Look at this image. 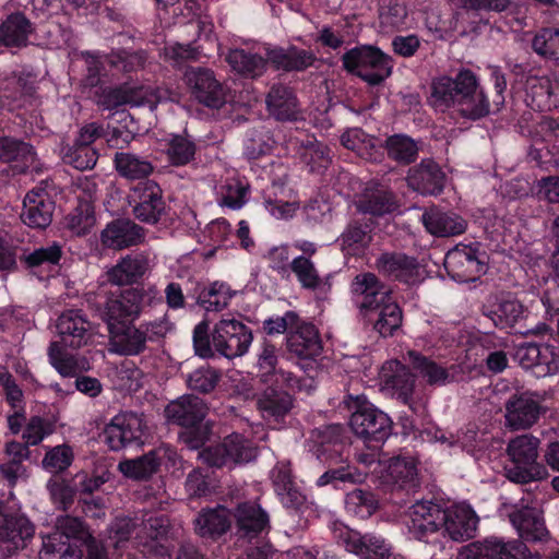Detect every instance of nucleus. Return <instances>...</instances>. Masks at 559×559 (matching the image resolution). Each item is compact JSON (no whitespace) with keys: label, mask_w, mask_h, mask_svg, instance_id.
I'll use <instances>...</instances> for the list:
<instances>
[{"label":"nucleus","mask_w":559,"mask_h":559,"mask_svg":"<svg viewBox=\"0 0 559 559\" xmlns=\"http://www.w3.org/2000/svg\"><path fill=\"white\" fill-rule=\"evenodd\" d=\"M207 407L198 396L185 395L170 402L165 408L168 421L183 427H193L205 417Z\"/></svg>","instance_id":"bb28decb"},{"label":"nucleus","mask_w":559,"mask_h":559,"mask_svg":"<svg viewBox=\"0 0 559 559\" xmlns=\"http://www.w3.org/2000/svg\"><path fill=\"white\" fill-rule=\"evenodd\" d=\"M289 271L295 274L302 288L316 292L318 297L324 298L330 293V276L321 278L314 263L308 257L293 258Z\"/></svg>","instance_id":"72a5a7b5"},{"label":"nucleus","mask_w":559,"mask_h":559,"mask_svg":"<svg viewBox=\"0 0 559 559\" xmlns=\"http://www.w3.org/2000/svg\"><path fill=\"white\" fill-rule=\"evenodd\" d=\"M379 475L384 481L400 488H415L417 484V464L412 456H396L384 461Z\"/></svg>","instance_id":"c756f323"},{"label":"nucleus","mask_w":559,"mask_h":559,"mask_svg":"<svg viewBox=\"0 0 559 559\" xmlns=\"http://www.w3.org/2000/svg\"><path fill=\"white\" fill-rule=\"evenodd\" d=\"M176 456L177 453L173 448L160 445L141 457L120 462L118 469L128 478L146 479L157 471L160 464L175 463Z\"/></svg>","instance_id":"6ab92c4d"},{"label":"nucleus","mask_w":559,"mask_h":559,"mask_svg":"<svg viewBox=\"0 0 559 559\" xmlns=\"http://www.w3.org/2000/svg\"><path fill=\"white\" fill-rule=\"evenodd\" d=\"M526 102L533 109L548 111L559 106V82L551 76L531 75L526 80Z\"/></svg>","instance_id":"5701e85b"},{"label":"nucleus","mask_w":559,"mask_h":559,"mask_svg":"<svg viewBox=\"0 0 559 559\" xmlns=\"http://www.w3.org/2000/svg\"><path fill=\"white\" fill-rule=\"evenodd\" d=\"M109 334L114 350L121 355H138L145 349L146 343L150 342L142 324L139 326H127L126 324Z\"/></svg>","instance_id":"58836bf2"},{"label":"nucleus","mask_w":559,"mask_h":559,"mask_svg":"<svg viewBox=\"0 0 559 559\" xmlns=\"http://www.w3.org/2000/svg\"><path fill=\"white\" fill-rule=\"evenodd\" d=\"M352 293L362 314L391 296L390 290L372 273L358 274L352 283Z\"/></svg>","instance_id":"a878e982"},{"label":"nucleus","mask_w":559,"mask_h":559,"mask_svg":"<svg viewBox=\"0 0 559 559\" xmlns=\"http://www.w3.org/2000/svg\"><path fill=\"white\" fill-rule=\"evenodd\" d=\"M96 151L87 145L73 144L62 150V159L74 168L85 170L93 168L97 162Z\"/></svg>","instance_id":"e2e57ef3"},{"label":"nucleus","mask_w":559,"mask_h":559,"mask_svg":"<svg viewBox=\"0 0 559 559\" xmlns=\"http://www.w3.org/2000/svg\"><path fill=\"white\" fill-rule=\"evenodd\" d=\"M377 267L383 274L405 283H414L419 275L416 260L404 253L381 254L377 260Z\"/></svg>","instance_id":"e433bc0d"},{"label":"nucleus","mask_w":559,"mask_h":559,"mask_svg":"<svg viewBox=\"0 0 559 559\" xmlns=\"http://www.w3.org/2000/svg\"><path fill=\"white\" fill-rule=\"evenodd\" d=\"M147 269L148 262L143 255H127L106 272V278L114 285H130L140 280Z\"/></svg>","instance_id":"4c0bfd02"},{"label":"nucleus","mask_w":559,"mask_h":559,"mask_svg":"<svg viewBox=\"0 0 559 559\" xmlns=\"http://www.w3.org/2000/svg\"><path fill=\"white\" fill-rule=\"evenodd\" d=\"M408 357L413 367L430 385H445L453 381V376L443 366L413 350L408 352Z\"/></svg>","instance_id":"864d4df0"},{"label":"nucleus","mask_w":559,"mask_h":559,"mask_svg":"<svg viewBox=\"0 0 559 559\" xmlns=\"http://www.w3.org/2000/svg\"><path fill=\"white\" fill-rule=\"evenodd\" d=\"M39 559H82V551L71 542L62 540V534L53 532L43 538Z\"/></svg>","instance_id":"5fc2aeb1"},{"label":"nucleus","mask_w":559,"mask_h":559,"mask_svg":"<svg viewBox=\"0 0 559 559\" xmlns=\"http://www.w3.org/2000/svg\"><path fill=\"white\" fill-rule=\"evenodd\" d=\"M287 150L296 151L301 162L312 173H321L331 163L328 147L301 132L290 136L286 142Z\"/></svg>","instance_id":"412c9836"},{"label":"nucleus","mask_w":559,"mask_h":559,"mask_svg":"<svg viewBox=\"0 0 559 559\" xmlns=\"http://www.w3.org/2000/svg\"><path fill=\"white\" fill-rule=\"evenodd\" d=\"M185 80L195 98L205 106L219 108L225 103L224 90L212 71L191 68L186 71Z\"/></svg>","instance_id":"a211bd4d"},{"label":"nucleus","mask_w":559,"mask_h":559,"mask_svg":"<svg viewBox=\"0 0 559 559\" xmlns=\"http://www.w3.org/2000/svg\"><path fill=\"white\" fill-rule=\"evenodd\" d=\"M539 414L540 406L530 393L514 395L506 404V423L514 430L530 428Z\"/></svg>","instance_id":"393cba45"},{"label":"nucleus","mask_w":559,"mask_h":559,"mask_svg":"<svg viewBox=\"0 0 559 559\" xmlns=\"http://www.w3.org/2000/svg\"><path fill=\"white\" fill-rule=\"evenodd\" d=\"M236 293L224 282H214L200 295V302L206 311L226 308Z\"/></svg>","instance_id":"13d9d810"},{"label":"nucleus","mask_w":559,"mask_h":559,"mask_svg":"<svg viewBox=\"0 0 559 559\" xmlns=\"http://www.w3.org/2000/svg\"><path fill=\"white\" fill-rule=\"evenodd\" d=\"M444 266L451 278L459 283L475 282L487 271L485 253L476 245L455 246L447 253Z\"/></svg>","instance_id":"f8f14e48"},{"label":"nucleus","mask_w":559,"mask_h":559,"mask_svg":"<svg viewBox=\"0 0 559 559\" xmlns=\"http://www.w3.org/2000/svg\"><path fill=\"white\" fill-rule=\"evenodd\" d=\"M169 521L164 515L150 514L140 526L131 519H116L108 528L104 543L88 544V559H120L129 545L142 547L146 555H163L159 540L167 534Z\"/></svg>","instance_id":"f257e3e1"},{"label":"nucleus","mask_w":559,"mask_h":559,"mask_svg":"<svg viewBox=\"0 0 559 559\" xmlns=\"http://www.w3.org/2000/svg\"><path fill=\"white\" fill-rule=\"evenodd\" d=\"M34 534V524L25 514L10 511L0 522V552L11 556L24 549Z\"/></svg>","instance_id":"2eb2a0df"},{"label":"nucleus","mask_w":559,"mask_h":559,"mask_svg":"<svg viewBox=\"0 0 559 559\" xmlns=\"http://www.w3.org/2000/svg\"><path fill=\"white\" fill-rule=\"evenodd\" d=\"M53 202L43 187H35L24 198L21 218L33 228H45L52 219Z\"/></svg>","instance_id":"4be33fe9"},{"label":"nucleus","mask_w":559,"mask_h":559,"mask_svg":"<svg viewBox=\"0 0 559 559\" xmlns=\"http://www.w3.org/2000/svg\"><path fill=\"white\" fill-rule=\"evenodd\" d=\"M385 147L389 156L400 163L413 162L418 152L417 144L403 134L390 136L385 142Z\"/></svg>","instance_id":"680f3d73"},{"label":"nucleus","mask_w":559,"mask_h":559,"mask_svg":"<svg viewBox=\"0 0 559 559\" xmlns=\"http://www.w3.org/2000/svg\"><path fill=\"white\" fill-rule=\"evenodd\" d=\"M276 349L273 345L264 344L258 358V367L261 376H275L277 383L286 384L290 389H301L300 381L289 371L282 368L276 370Z\"/></svg>","instance_id":"09e8293b"},{"label":"nucleus","mask_w":559,"mask_h":559,"mask_svg":"<svg viewBox=\"0 0 559 559\" xmlns=\"http://www.w3.org/2000/svg\"><path fill=\"white\" fill-rule=\"evenodd\" d=\"M487 316L500 329L512 328L526 317V309L511 295L501 296Z\"/></svg>","instance_id":"a19ab883"},{"label":"nucleus","mask_w":559,"mask_h":559,"mask_svg":"<svg viewBox=\"0 0 559 559\" xmlns=\"http://www.w3.org/2000/svg\"><path fill=\"white\" fill-rule=\"evenodd\" d=\"M344 68L370 85H378L392 73L393 63L389 56L372 46L348 50L342 58Z\"/></svg>","instance_id":"0eeeda50"},{"label":"nucleus","mask_w":559,"mask_h":559,"mask_svg":"<svg viewBox=\"0 0 559 559\" xmlns=\"http://www.w3.org/2000/svg\"><path fill=\"white\" fill-rule=\"evenodd\" d=\"M62 255L61 247L53 242L47 247H40L26 257V263L32 269L55 267Z\"/></svg>","instance_id":"69168bd1"},{"label":"nucleus","mask_w":559,"mask_h":559,"mask_svg":"<svg viewBox=\"0 0 559 559\" xmlns=\"http://www.w3.org/2000/svg\"><path fill=\"white\" fill-rule=\"evenodd\" d=\"M421 222L427 231L437 237L461 235L467 227L466 221L460 215L437 209L426 211L421 216Z\"/></svg>","instance_id":"2f4dec72"},{"label":"nucleus","mask_w":559,"mask_h":559,"mask_svg":"<svg viewBox=\"0 0 559 559\" xmlns=\"http://www.w3.org/2000/svg\"><path fill=\"white\" fill-rule=\"evenodd\" d=\"M199 457L209 466L222 467L237 463H247L257 457V448L241 435L234 432L223 443L207 447L199 453Z\"/></svg>","instance_id":"ddd939ff"},{"label":"nucleus","mask_w":559,"mask_h":559,"mask_svg":"<svg viewBox=\"0 0 559 559\" xmlns=\"http://www.w3.org/2000/svg\"><path fill=\"white\" fill-rule=\"evenodd\" d=\"M133 213L142 222L155 224L162 216L165 204L162 190L154 181H144L133 188L129 195Z\"/></svg>","instance_id":"dca6fc26"},{"label":"nucleus","mask_w":559,"mask_h":559,"mask_svg":"<svg viewBox=\"0 0 559 559\" xmlns=\"http://www.w3.org/2000/svg\"><path fill=\"white\" fill-rule=\"evenodd\" d=\"M230 526V514L227 509H216L202 512L195 520V531L203 537H215L224 534Z\"/></svg>","instance_id":"de8ad7c7"},{"label":"nucleus","mask_w":559,"mask_h":559,"mask_svg":"<svg viewBox=\"0 0 559 559\" xmlns=\"http://www.w3.org/2000/svg\"><path fill=\"white\" fill-rule=\"evenodd\" d=\"M209 323L200 322L193 331V345L197 355L202 358L213 356L214 350L226 358L245 355L252 342V333L241 321L234 318L219 320L207 335Z\"/></svg>","instance_id":"7ed1b4c3"},{"label":"nucleus","mask_w":559,"mask_h":559,"mask_svg":"<svg viewBox=\"0 0 559 559\" xmlns=\"http://www.w3.org/2000/svg\"><path fill=\"white\" fill-rule=\"evenodd\" d=\"M264 207L273 217L287 219L299 209V202L290 189L274 183L265 197Z\"/></svg>","instance_id":"37998d69"},{"label":"nucleus","mask_w":559,"mask_h":559,"mask_svg":"<svg viewBox=\"0 0 559 559\" xmlns=\"http://www.w3.org/2000/svg\"><path fill=\"white\" fill-rule=\"evenodd\" d=\"M226 61L234 71L252 79L262 75L267 67L265 58L245 49H231L226 56Z\"/></svg>","instance_id":"c03bdc74"},{"label":"nucleus","mask_w":559,"mask_h":559,"mask_svg":"<svg viewBox=\"0 0 559 559\" xmlns=\"http://www.w3.org/2000/svg\"><path fill=\"white\" fill-rule=\"evenodd\" d=\"M235 516L239 532L246 536L262 532L269 522L266 513L253 503L240 504Z\"/></svg>","instance_id":"3c124183"},{"label":"nucleus","mask_w":559,"mask_h":559,"mask_svg":"<svg viewBox=\"0 0 559 559\" xmlns=\"http://www.w3.org/2000/svg\"><path fill=\"white\" fill-rule=\"evenodd\" d=\"M74 454L71 447L67 444L50 448L41 462L43 467L50 473L66 471L73 462Z\"/></svg>","instance_id":"0e129e2a"},{"label":"nucleus","mask_w":559,"mask_h":559,"mask_svg":"<svg viewBox=\"0 0 559 559\" xmlns=\"http://www.w3.org/2000/svg\"><path fill=\"white\" fill-rule=\"evenodd\" d=\"M510 521L524 540L537 542L547 536L542 512L537 508L523 507L510 514Z\"/></svg>","instance_id":"473e14b6"},{"label":"nucleus","mask_w":559,"mask_h":559,"mask_svg":"<svg viewBox=\"0 0 559 559\" xmlns=\"http://www.w3.org/2000/svg\"><path fill=\"white\" fill-rule=\"evenodd\" d=\"M166 153L173 165H186L193 158L195 145L193 141L186 135L173 134L167 139Z\"/></svg>","instance_id":"052dcab7"},{"label":"nucleus","mask_w":559,"mask_h":559,"mask_svg":"<svg viewBox=\"0 0 559 559\" xmlns=\"http://www.w3.org/2000/svg\"><path fill=\"white\" fill-rule=\"evenodd\" d=\"M444 175L440 167L430 159L423 160L409 170L408 186L421 194H438L442 191Z\"/></svg>","instance_id":"cd10ccee"},{"label":"nucleus","mask_w":559,"mask_h":559,"mask_svg":"<svg viewBox=\"0 0 559 559\" xmlns=\"http://www.w3.org/2000/svg\"><path fill=\"white\" fill-rule=\"evenodd\" d=\"M359 212L372 215H383L395 211L396 203L390 192L374 190L366 192L356 202Z\"/></svg>","instance_id":"4d7b16f0"},{"label":"nucleus","mask_w":559,"mask_h":559,"mask_svg":"<svg viewBox=\"0 0 559 559\" xmlns=\"http://www.w3.org/2000/svg\"><path fill=\"white\" fill-rule=\"evenodd\" d=\"M380 382L384 389L392 390L405 402L408 400L414 388V377L409 370L397 360L386 361L379 371Z\"/></svg>","instance_id":"f704fd0d"},{"label":"nucleus","mask_w":559,"mask_h":559,"mask_svg":"<svg viewBox=\"0 0 559 559\" xmlns=\"http://www.w3.org/2000/svg\"><path fill=\"white\" fill-rule=\"evenodd\" d=\"M287 346L290 353L305 359L313 358L321 352L318 331L312 324H301L288 336Z\"/></svg>","instance_id":"ea45409f"},{"label":"nucleus","mask_w":559,"mask_h":559,"mask_svg":"<svg viewBox=\"0 0 559 559\" xmlns=\"http://www.w3.org/2000/svg\"><path fill=\"white\" fill-rule=\"evenodd\" d=\"M266 105L277 120H294L298 116L297 99L287 86L274 85L267 94Z\"/></svg>","instance_id":"79ce46f5"},{"label":"nucleus","mask_w":559,"mask_h":559,"mask_svg":"<svg viewBox=\"0 0 559 559\" xmlns=\"http://www.w3.org/2000/svg\"><path fill=\"white\" fill-rule=\"evenodd\" d=\"M249 185L238 177L227 178L217 189L219 205L231 210L241 209L248 201Z\"/></svg>","instance_id":"8fccbe9b"},{"label":"nucleus","mask_w":559,"mask_h":559,"mask_svg":"<svg viewBox=\"0 0 559 559\" xmlns=\"http://www.w3.org/2000/svg\"><path fill=\"white\" fill-rule=\"evenodd\" d=\"M118 174L128 180H141L148 177L154 167L152 163L131 152H117L114 158Z\"/></svg>","instance_id":"a18cd8bd"},{"label":"nucleus","mask_w":559,"mask_h":559,"mask_svg":"<svg viewBox=\"0 0 559 559\" xmlns=\"http://www.w3.org/2000/svg\"><path fill=\"white\" fill-rule=\"evenodd\" d=\"M443 509L429 500H419L408 507L402 522L415 539L431 542L435 535H442Z\"/></svg>","instance_id":"1a4fd4ad"},{"label":"nucleus","mask_w":559,"mask_h":559,"mask_svg":"<svg viewBox=\"0 0 559 559\" xmlns=\"http://www.w3.org/2000/svg\"><path fill=\"white\" fill-rule=\"evenodd\" d=\"M430 104L440 111L454 109L464 118L476 120L490 112L488 97L471 70H461L455 78L441 76L431 84Z\"/></svg>","instance_id":"f03ea898"},{"label":"nucleus","mask_w":559,"mask_h":559,"mask_svg":"<svg viewBox=\"0 0 559 559\" xmlns=\"http://www.w3.org/2000/svg\"><path fill=\"white\" fill-rule=\"evenodd\" d=\"M330 530L338 544L362 559H397L391 555L390 547L380 536L371 534L361 536L340 521L331 522Z\"/></svg>","instance_id":"9d476101"},{"label":"nucleus","mask_w":559,"mask_h":559,"mask_svg":"<svg viewBox=\"0 0 559 559\" xmlns=\"http://www.w3.org/2000/svg\"><path fill=\"white\" fill-rule=\"evenodd\" d=\"M143 229L131 221H116L102 231V243L110 249H123L140 243Z\"/></svg>","instance_id":"7c9ffc66"},{"label":"nucleus","mask_w":559,"mask_h":559,"mask_svg":"<svg viewBox=\"0 0 559 559\" xmlns=\"http://www.w3.org/2000/svg\"><path fill=\"white\" fill-rule=\"evenodd\" d=\"M148 435V426L143 415L119 413L106 425L104 442L110 450L119 451L129 445H142Z\"/></svg>","instance_id":"6e6552de"},{"label":"nucleus","mask_w":559,"mask_h":559,"mask_svg":"<svg viewBox=\"0 0 559 559\" xmlns=\"http://www.w3.org/2000/svg\"><path fill=\"white\" fill-rule=\"evenodd\" d=\"M166 100H175V96L168 90L124 85L104 91L97 102L106 109L130 105L136 107L148 106L153 110L159 103Z\"/></svg>","instance_id":"9b49d317"},{"label":"nucleus","mask_w":559,"mask_h":559,"mask_svg":"<svg viewBox=\"0 0 559 559\" xmlns=\"http://www.w3.org/2000/svg\"><path fill=\"white\" fill-rule=\"evenodd\" d=\"M0 162L13 163L20 171L33 166L35 162V153L33 147L27 143L13 138H0Z\"/></svg>","instance_id":"49530a36"},{"label":"nucleus","mask_w":559,"mask_h":559,"mask_svg":"<svg viewBox=\"0 0 559 559\" xmlns=\"http://www.w3.org/2000/svg\"><path fill=\"white\" fill-rule=\"evenodd\" d=\"M345 508L348 513L365 519L377 510L378 500L370 491L355 489L346 495Z\"/></svg>","instance_id":"bf43d9fd"},{"label":"nucleus","mask_w":559,"mask_h":559,"mask_svg":"<svg viewBox=\"0 0 559 559\" xmlns=\"http://www.w3.org/2000/svg\"><path fill=\"white\" fill-rule=\"evenodd\" d=\"M537 360V377L559 373V348L550 344H539Z\"/></svg>","instance_id":"774afa93"},{"label":"nucleus","mask_w":559,"mask_h":559,"mask_svg":"<svg viewBox=\"0 0 559 559\" xmlns=\"http://www.w3.org/2000/svg\"><path fill=\"white\" fill-rule=\"evenodd\" d=\"M350 416V428L365 442H383L392 430L390 417L367 401L365 395L348 394L345 399Z\"/></svg>","instance_id":"423d86ee"},{"label":"nucleus","mask_w":559,"mask_h":559,"mask_svg":"<svg viewBox=\"0 0 559 559\" xmlns=\"http://www.w3.org/2000/svg\"><path fill=\"white\" fill-rule=\"evenodd\" d=\"M31 32V24L22 14H12L0 26V41L5 46L24 44Z\"/></svg>","instance_id":"6e6d98bb"},{"label":"nucleus","mask_w":559,"mask_h":559,"mask_svg":"<svg viewBox=\"0 0 559 559\" xmlns=\"http://www.w3.org/2000/svg\"><path fill=\"white\" fill-rule=\"evenodd\" d=\"M533 49L536 53L547 58H559V29L545 28L535 35Z\"/></svg>","instance_id":"338daca9"},{"label":"nucleus","mask_w":559,"mask_h":559,"mask_svg":"<svg viewBox=\"0 0 559 559\" xmlns=\"http://www.w3.org/2000/svg\"><path fill=\"white\" fill-rule=\"evenodd\" d=\"M539 440L531 435L512 439L507 448L511 464L506 467L508 479L519 484L542 480L548 477L545 465L537 462Z\"/></svg>","instance_id":"20e7f679"},{"label":"nucleus","mask_w":559,"mask_h":559,"mask_svg":"<svg viewBox=\"0 0 559 559\" xmlns=\"http://www.w3.org/2000/svg\"><path fill=\"white\" fill-rule=\"evenodd\" d=\"M293 406V397L284 391L266 389L257 397L258 411L273 428H277L285 420Z\"/></svg>","instance_id":"b1692460"},{"label":"nucleus","mask_w":559,"mask_h":559,"mask_svg":"<svg viewBox=\"0 0 559 559\" xmlns=\"http://www.w3.org/2000/svg\"><path fill=\"white\" fill-rule=\"evenodd\" d=\"M154 296L153 289L144 288H131L119 294H110L97 312L110 333L138 319Z\"/></svg>","instance_id":"39448f33"},{"label":"nucleus","mask_w":559,"mask_h":559,"mask_svg":"<svg viewBox=\"0 0 559 559\" xmlns=\"http://www.w3.org/2000/svg\"><path fill=\"white\" fill-rule=\"evenodd\" d=\"M57 332L62 345L71 348L86 346L93 337L90 321L80 310H67L57 321Z\"/></svg>","instance_id":"aec40b11"},{"label":"nucleus","mask_w":559,"mask_h":559,"mask_svg":"<svg viewBox=\"0 0 559 559\" xmlns=\"http://www.w3.org/2000/svg\"><path fill=\"white\" fill-rule=\"evenodd\" d=\"M382 336H390L402 323V311L392 296L362 314Z\"/></svg>","instance_id":"c9c22d12"},{"label":"nucleus","mask_w":559,"mask_h":559,"mask_svg":"<svg viewBox=\"0 0 559 559\" xmlns=\"http://www.w3.org/2000/svg\"><path fill=\"white\" fill-rule=\"evenodd\" d=\"M528 549L521 540L489 537L473 542L457 551L456 559H526Z\"/></svg>","instance_id":"4468645a"},{"label":"nucleus","mask_w":559,"mask_h":559,"mask_svg":"<svg viewBox=\"0 0 559 559\" xmlns=\"http://www.w3.org/2000/svg\"><path fill=\"white\" fill-rule=\"evenodd\" d=\"M442 518V536L452 540L469 539L477 530L478 516L469 504H452L443 509Z\"/></svg>","instance_id":"f3484780"},{"label":"nucleus","mask_w":559,"mask_h":559,"mask_svg":"<svg viewBox=\"0 0 559 559\" xmlns=\"http://www.w3.org/2000/svg\"><path fill=\"white\" fill-rule=\"evenodd\" d=\"M64 347L60 342H51L47 353L50 365L61 377L74 378L91 369L86 356L68 353Z\"/></svg>","instance_id":"c85d7f7f"},{"label":"nucleus","mask_w":559,"mask_h":559,"mask_svg":"<svg viewBox=\"0 0 559 559\" xmlns=\"http://www.w3.org/2000/svg\"><path fill=\"white\" fill-rule=\"evenodd\" d=\"M341 142L346 148L354 151L364 159L374 160L378 157L377 140L359 128L345 131L341 136Z\"/></svg>","instance_id":"603ef678"}]
</instances>
